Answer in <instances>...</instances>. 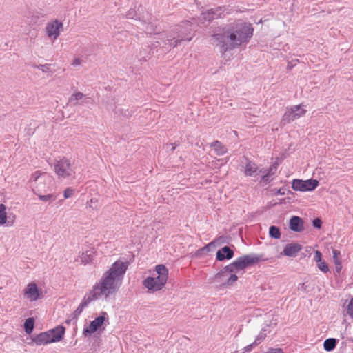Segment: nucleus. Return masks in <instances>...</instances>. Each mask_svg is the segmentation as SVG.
<instances>
[{
	"instance_id": "1",
	"label": "nucleus",
	"mask_w": 353,
	"mask_h": 353,
	"mask_svg": "<svg viewBox=\"0 0 353 353\" xmlns=\"http://www.w3.org/2000/svg\"><path fill=\"white\" fill-rule=\"evenodd\" d=\"M128 267V263L119 259L107 270L99 282L96 283L92 289L84 296L78 310H81L92 301L101 297L107 300L114 295L122 285L123 279Z\"/></svg>"
},
{
	"instance_id": "2",
	"label": "nucleus",
	"mask_w": 353,
	"mask_h": 353,
	"mask_svg": "<svg viewBox=\"0 0 353 353\" xmlns=\"http://www.w3.org/2000/svg\"><path fill=\"white\" fill-rule=\"evenodd\" d=\"M254 29L250 23H239L232 27H218L212 35V43L220 48L225 53L248 42L253 35Z\"/></svg>"
},
{
	"instance_id": "3",
	"label": "nucleus",
	"mask_w": 353,
	"mask_h": 353,
	"mask_svg": "<svg viewBox=\"0 0 353 353\" xmlns=\"http://www.w3.org/2000/svg\"><path fill=\"white\" fill-rule=\"evenodd\" d=\"M155 272L157 276L148 277L143 281V285L152 291H159L166 284L168 279V270L163 264L156 265Z\"/></svg>"
},
{
	"instance_id": "4",
	"label": "nucleus",
	"mask_w": 353,
	"mask_h": 353,
	"mask_svg": "<svg viewBox=\"0 0 353 353\" xmlns=\"http://www.w3.org/2000/svg\"><path fill=\"white\" fill-rule=\"evenodd\" d=\"M173 39H175L173 48L177 46L183 41H190L192 40V28L188 21L183 22V24L177 26L172 30Z\"/></svg>"
},
{
	"instance_id": "5",
	"label": "nucleus",
	"mask_w": 353,
	"mask_h": 353,
	"mask_svg": "<svg viewBox=\"0 0 353 353\" xmlns=\"http://www.w3.org/2000/svg\"><path fill=\"white\" fill-rule=\"evenodd\" d=\"M54 171L59 178H68L73 173L70 161L65 157L59 156L54 160Z\"/></svg>"
},
{
	"instance_id": "6",
	"label": "nucleus",
	"mask_w": 353,
	"mask_h": 353,
	"mask_svg": "<svg viewBox=\"0 0 353 353\" xmlns=\"http://www.w3.org/2000/svg\"><path fill=\"white\" fill-rule=\"evenodd\" d=\"M230 265L225 266L222 270L215 275V281L221 285L229 287L233 285L238 279L236 272L234 269L230 268Z\"/></svg>"
},
{
	"instance_id": "7",
	"label": "nucleus",
	"mask_w": 353,
	"mask_h": 353,
	"mask_svg": "<svg viewBox=\"0 0 353 353\" xmlns=\"http://www.w3.org/2000/svg\"><path fill=\"white\" fill-rule=\"evenodd\" d=\"M260 260V257L254 254L245 255L239 257L236 261L230 264V268L234 269L236 273L241 270H244L249 265L258 263Z\"/></svg>"
},
{
	"instance_id": "8",
	"label": "nucleus",
	"mask_w": 353,
	"mask_h": 353,
	"mask_svg": "<svg viewBox=\"0 0 353 353\" xmlns=\"http://www.w3.org/2000/svg\"><path fill=\"white\" fill-rule=\"evenodd\" d=\"M319 185V181L316 179H294L292 183V188L296 191H312Z\"/></svg>"
},
{
	"instance_id": "9",
	"label": "nucleus",
	"mask_w": 353,
	"mask_h": 353,
	"mask_svg": "<svg viewBox=\"0 0 353 353\" xmlns=\"http://www.w3.org/2000/svg\"><path fill=\"white\" fill-rule=\"evenodd\" d=\"M23 294L24 298L30 302L37 301L43 297L41 290H39L37 285L34 282L29 283L25 287Z\"/></svg>"
},
{
	"instance_id": "10",
	"label": "nucleus",
	"mask_w": 353,
	"mask_h": 353,
	"mask_svg": "<svg viewBox=\"0 0 353 353\" xmlns=\"http://www.w3.org/2000/svg\"><path fill=\"white\" fill-rule=\"evenodd\" d=\"M229 13L228 6H223L212 8L202 13L203 18L208 21L225 17L224 12Z\"/></svg>"
},
{
	"instance_id": "11",
	"label": "nucleus",
	"mask_w": 353,
	"mask_h": 353,
	"mask_svg": "<svg viewBox=\"0 0 353 353\" xmlns=\"http://www.w3.org/2000/svg\"><path fill=\"white\" fill-rule=\"evenodd\" d=\"M63 23L57 19L48 22L46 27L48 37L57 39L59 37L61 31L63 30Z\"/></svg>"
},
{
	"instance_id": "12",
	"label": "nucleus",
	"mask_w": 353,
	"mask_h": 353,
	"mask_svg": "<svg viewBox=\"0 0 353 353\" xmlns=\"http://www.w3.org/2000/svg\"><path fill=\"white\" fill-rule=\"evenodd\" d=\"M302 250V245L297 243H291L287 244L281 254L284 256L294 257Z\"/></svg>"
},
{
	"instance_id": "13",
	"label": "nucleus",
	"mask_w": 353,
	"mask_h": 353,
	"mask_svg": "<svg viewBox=\"0 0 353 353\" xmlns=\"http://www.w3.org/2000/svg\"><path fill=\"white\" fill-rule=\"evenodd\" d=\"M105 317L103 316L97 317L90 323L89 327L83 330V333L85 334L94 333L103 325Z\"/></svg>"
},
{
	"instance_id": "14",
	"label": "nucleus",
	"mask_w": 353,
	"mask_h": 353,
	"mask_svg": "<svg viewBox=\"0 0 353 353\" xmlns=\"http://www.w3.org/2000/svg\"><path fill=\"white\" fill-rule=\"evenodd\" d=\"M290 228L294 232H301L304 229V223L299 216H294L290 220Z\"/></svg>"
},
{
	"instance_id": "15",
	"label": "nucleus",
	"mask_w": 353,
	"mask_h": 353,
	"mask_svg": "<svg viewBox=\"0 0 353 353\" xmlns=\"http://www.w3.org/2000/svg\"><path fill=\"white\" fill-rule=\"evenodd\" d=\"M95 256V252L93 250H87L85 252H83L78 257V261L84 265L92 263Z\"/></svg>"
},
{
	"instance_id": "16",
	"label": "nucleus",
	"mask_w": 353,
	"mask_h": 353,
	"mask_svg": "<svg viewBox=\"0 0 353 353\" xmlns=\"http://www.w3.org/2000/svg\"><path fill=\"white\" fill-rule=\"evenodd\" d=\"M234 255V252L228 246L223 247L221 250H219L216 253V259L219 261H223L224 259H230Z\"/></svg>"
},
{
	"instance_id": "17",
	"label": "nucleus",
	"mask_w": 353,
	"mask_h": 353,
	"mask_svg": "<svg viewBox=\"0 0 353 353\" xmlns=\"http://www.w3.org/2000/svg\"><path fill=\"white\" fill-rule=\"evenodd\" d=\"M243 168L244 174L247 176H252L253 174L257 171L258 167L257 165L248 159H245V165L242 166Z\"/></svg>"
},
{
	"instance_id": "18",
	"label": "nucleus",
	"mask_w": 353,
	"mask_h": 353,
	"mask_svg": "<svg viewBox=\"0 0 353 353\" xmlns=\"http://www.w3.org/2000/svg\"><path fill=\"white\" fill-rule=\"evenodd\" d=\"M30 180L40 183H49L51 181V177L46 173L35 172L32 174Z\"/></svg>"
},
{
	"instance_id": "19",
	"label": "nucleus",
	"mask_w": 353,
	"mask_h": 353,
	"mask_svg": "<svg viewBox=\"0 0 353 353\" xmlns=\"http://www.w3.org/2000/svg\"><path fill=\"white\" fill-rule=\"evenodd\" d=\"M297 119V117L296 115L295 110H294V106L290 108V110H288L285 114L283 116L281 122L283 123V124L289 123L291 121H293L294 120Z\"/></svg>"
},
{
	"instance_id": "20",
	"label": "nucleus",
	"mask_w": 353,
	"mask_h": 353,
	"mask_svg": "<svg viewBox=\"0 0 353 353\" xmlns=\"http://www.w3.org/2000/svg\"><path fill=\"white\" fill-rule=\"evenodd\" d=\"M210 148L214 149L216 154H224L228 152L227 148L225 145L219 141H214L210 144Z\"/></svg>"
},
{
	"instance_id": "21",
	"label": "nucleus",
	"mask_w": 353,
	"mask_h": 353,
	"mask_svg": "<svg viewBox=\"0 0 353 353\" xmlns=\"http://www.w3.org/2000/svg\"><path fill=\"white\" fill-rule=\"evenodd\" d=\"M158 39L161 41L163 43V48H167V46L173 47L174 44L175 39H173L172 34L168 36L165 34H161Z\"/></svg>"
},
{
	"instance_id": "22",
	"label": "nucleus",
	"mask_w": 353,
	"mask_h": 353,
	"mask_svg": "<svg viewBox=\"0 0 353 353\" xmlns=\"http://www.w3.org/2000/svg\"><path fill=\"white\" fill-rule=\"evenodd\" d=\"M142 21L145 24V27L143 30L148 34H152L155 31V26L153 24L152 19H142Z\"/></svg>"
},
{
	"instance_id": "23",
	"label": "nucleus",
	"mask_w": 353,
	"mask_h": 353,
	"mask_svg": "<svg viewBox=\"0 0 353 353\" xmlns=\"http://www.w3.org/2000/svg\"><path fill=\"white\" fill-rule=\"evenodd\" d=\"M8 221L6 207L3 204H0V225H5Z\"/></svg>"
},
{
	"instance_id": "24",
	"label": "nucleus",
	"mask_w": 353,
	"mask_h": 353,
	"mask_svg": "<svg viewBox=\"0 0 353 353\" xmlns=\"http://www.w3.org/2000/svg\"><path fill=\"white\" fill-rule=\"evenodd\" d=\"M50 332L52 334V338H54L53 336H58L60 335L61 341L65 333V327L63 326L59 325L52 330H50Z\"/></svg>"
},
{
	"instance_id": "25",
	"label": "nucleus",
	"mask_w": 353,
	"mask_h": 353,
	"mask_svg": "<svg viewBox=\"0 0 353 353\" xmlns=\"http://www.w3.org/2000/svg\"><path fill=\"white\" fill-rule=\"evenodd\" d=\"M336 344L335 339H327L324 341L323 347L326 351H332Z\"/></svg>"
},
{
	"instance_id": "26",
	"label": "nucleus",
	"mask_w": 353,
	"mask_h": 353,
	"mask_svg": "<svg viewBox=\"0 0 353 353\" xmlns=\"http://www.w3.org/2000/svg\"><path fill=\"white\" fill-rule=\"evenodd\" d=\"M34 320L33 318H28L24 323V329L27 334H30L34 328Z\"/></svg>"
},
{
	"instance_id": "27",
	"label": "nucleus",
	"mask_w": 353,
	"mask_h": 353,
	"mask_svg": "<svg viewBox=\"0 0 353 353\" xmlns=\"http://www.w3.org/2000/svg\"><path fill=\"white\" fill-rule=\"evenodd\" d=\"M228 243V238L225 236H221L216 239L214 241L208 245V247L211 245H220L223 243Z\"/></svg>"
},
{
	"instance_id": "28",
	"label": "nucleus",
	"mask_w": 353,
	"mask_h": 353,
	"mask_svg": "<svg viewBox=\"0 0 353 353\" xmlns=\"http://www.w3.org/2000/svg\"><path fill=\"white\" fill-rule=\"evenodd\" d=\"M38 198L40 201L44 202H48L49 203H52L56 200V196L52 194H48L46 195H38Z\"/></svg>"
},
{
	"instance_id": "29",
	"label": "nucleus",
	"mask_w": 353,
	"mask_h": 353,
	"mask_svg": "<svg viewBox=\"0 0 353 353\" xmlns=\"http://www.w3.org/2000/svg\"><path fill=\"white\" fill-rule=\"evenodd\" d=\"M269 234L271 237L278 239L281 237L280 230L278 227L271 226L269 229Z\"/></svg>"
},
{
	"instance_id": "30",
	"label": "nucleus",
	"mask_w": 353,
	"mask_h": 353,
	"mask_svg": "<svg viewBox=\"0 0 353 353\" xmlns=\"http://www.w3.org/2000/svg\"><path fill=\"white\" fill-rule=\"evenodd\" d=\"M84 97H85V94L83 93H82L81 92H76L70 96V97L69 99V102L73 103L74 105H76L77 103H74V101L81 100Z\"/></svg>"
},
{
	"instance_id": "31",
	"label": "nucleus",
	"mask_w": 353,
	"mask_h": 353,
	"mask_svg": "<svg viewBox=\"0 0 353 353\" xmlns=\"http://www.w3.org/2000/svg\"><path fill=\"white\" fill-rule=\"evenodd\" d=\"M34 342L36 343L37 345H39L48 343L43 332L37 336V337L34 339Z\"/></svg>"
},
{
	"instance_id": "32",
	"label": "nucleus",
	"mask_w": 353,
	"mask_h": 353,
	"mask_svg": "<svg viewBox=\"0 0 353 353\" xmlns=\"http://www.w3.org/2000/svg\"><path fill=\"white\" fill-rule=\"evenodd\" d=\"M259 172L263 174L261 176L259 183L261 185L264 186L267 185L268 183H270V181H271L270 174H264L265 172H263L262 170H260Z\"/></svg>"
},
{
	"instance_id": "33",
	"label": "nucleus",
	"mask_w": 353,
	"mask_h": 353,
	"mask_svg": "<svg viewBox=\"0 0 353 353\" xmlns=\"http://www.w3.org/2000/svg\"><path fill=\"white\" fill-rule=\"evenodd\" d=\"M115 113L117 114H120V115H122L123 117H125V118H129L132 116V110H129L128 109H117L116 111H115Z\"/></svg>"
},
{
	"instance_id": "34",
	"label": "nucleus",
	"mask_w": 353,
	"mask_h": 353,
	"mask_svg": "<svg viewBox=\"0 0 353 353\" xmlns=\"http://www.w3.org/2000/svg\"><path fill=\"white\" fill-rule=\"evenodd\" d=\"M43 333L45 336L46 337L48 343L60 341V335H59L58 336H54V338H52L50 330Z\"/></svg>"
},
{
	"instance_id": "35",
	"label": "nucleus",
	"mask_w": 353,
	"mask_h": 353,
	"mask_svg": "<svg viewBox=\"0 0 353 353\" xmlns=\"http://www.w3.org/2000/svg\"><path fill=\"white\" fill-rule=\"evenodd\" d=\"M294 110H295L297 119H299L301 117L303 116L305 114V112H306V110L305 109H303V108H301V106L299 105H294Z\"/></svg>"
},
{
	"instance_id": "36",
	"label": "nucleus",
	"mask_w": 353,
	"mask_h": 353,
	"mask_svg": "<svg viewBox=\"0 0 353 353\" xmlns=\"http://www.w3.org/2000/svg\"><path fill=\"white\" fill-rule=\"evenodd\" d=\"M317 266L319 269L323 273H327L330 271L328 265L324 261H321L318 263Z\"/></svg>"
},
{
	"instance_id": "37",
	"label": "nucleus",
	"mask_w": 353,
	"mask_h": 353,
	"mask_svg": "<svg viewBox=\"0 0 353 353\" xmlns=\"http://www.w3.org/2000/svg\"><path fill=\"white\" fill-rule=\"evenodd\" d=\"M34 68H37L39 70H41L43 72H50V64H40V65H33Z\"/></svg>"
},
{
	"instance_id": "38",
	"label": "nucleus",
	"mask_w": 353,
	"mask_h": 353,
	"mask_svg": "<svg viewBox=\"0 0 353 353\" xmlns=\"http://www.w3.org/2000/svg\"><path fill=\"white\" fill-rule=\"evenodd\" d=\"M74 194V190L72 189V188H67L64 191H63V196L65 199H68V198H70L72 197Z\"/></svg>"
},
{
	"instance_id": "39",
	"label": "nucleus",
	"mask_w": 353,
	"mask_h": 353,
	"mask_svg": "<svg viewBox=\"0 0 353 353\" xmlns=\"http://www.w3.org/2000/svg\"><path fill=\"white\" fill-rule=\"evenodd\" d=\"M347 313L352 319H353V297L347 305Z\"/></svg>"
},
{
	"instance_id": "40",
	"label": "nucleus",
	"mask_w": 353,
	"mask_h": 353,
	"mask_svg": "<svg viewBox=\"0 0 353 353\" xmlns=\"http://www.w3.org/2000/svg\"><path fill=\"white\" fill-rule=\"evenodd\" d=\"M332 254H333V261H334V264L341 262L339 258V256L340 255V252L339 250H333Z\"/></svg>"
},
{
	"instance_id": "41",
	"label": "nucleus",
	"mask_w": 353,
	"mask_h": 353,
	"mask_svg": "<svg viewBox=\"0 0 353 353\" xmlns=\"http://www.w3.org/2000/svg\"><path fill=\"white\" fill-rule=\"evenodd\" d=\"M263 353H283L281 348H268L266 352Z\"/></svg>"
},
{
	"instance_id": "42",
	"label": "nucleus",
	"mask_w": 353,
	"mask_h": 353,
	"mask_svg": "<svg viewBox=\"0 0 353 353\" xmlns=\"http://www.w3.org/2000/svg\"><path fill=\"white\" fill-rule=\"evenodd\" d=\"M321 256H322V255H321V252H320V251H319V250H316V251L314 252V261H315L317 263H319V262H321V261H321Z\"/></svg>"
},
{
	"instance_id": "43",
	"label": "nucleus",
	"mask_w": 353,
	"mask_h": 353,
	"mask_svg": "<svg viewBox=\"0 0 353 353\" xmlns=\"http://www.w3.org/2000/svg\"><path fill=\"white\" fill-rule=\"evenodd\" d=\"M265 337V334L261 333L255 339L254 344L258 345L259 344Z\"/></svg>"
},
{
	"instance_id": "44",
	"label": "nucleus",
	"mask_w": 353,
	"mask_h": 353,
	"mask_svg": "<svg viewBox=\"0 0 353 353\" xmlns=\"http://www.w3.org/2000/svg\"><path fill=\"white\" fill-rule=\"evenodd\" d=\"M312 224H313L314 227L319 229L321 227L322 222H321V220L320 219L316 218V219L313 220Z\"/></svg>"
},
{
	"instance_id": "45",
	"label": "nucleus",
	"mask_w": 353,
	"mask_h": 353,
	"mask_svg": "<svg viewBox=\"0 0 353 353\" xmlns=\"http://www.w3.org/2000/svg\"><path fill=\"white\" fill-rule=\"evenodd\" d=\"M276 169H277V166L274 165L269 168L267 174H270V175L271 176L272 175H273L275 173Z\"/></svg>"
},
{
	"instance_id": "46",
	"label": "nucleus",
	"mask_w": 353,
	"mask_h": 353,
	"mask_svg": "<svg viewBox=\"0 0 353 353\" xmlns=\"http://www.w3.org/2000/svg\"><path fill=\"white\" fill-rule=\"evenodd\" d=\"M334 265H335L336 272L339 274L341 271V269H342L341 262V263H336Z\"/></svg>"
},
{
	"instance_id": "47",
	"label": "nucleus",
	"mask_w": 353,
	"mask_h": 353,
	"mask_svg": "<svg viewBox=\"0 0 353 353\" xmlns=\"http://www.w3.org/2000/svg\"><path fill=\"white\" fill-rule=\"evenodd\" d=\"M81 63V60L79 58H75L73 60L72 65L74 66H77V65H79Z\"/></svg>"
},
{
	"instance_id": "48",
	"label": "nucleus",
	"mask_w": 353,
	"mask_h": 353,
	"mask_svg": "<svg viewBox=\"0 0 353 353\" xmlns=\"http://www.w3.org/2000/svg\"><path fill=\"white\" fill-rule=\"evenodd\" d=\"M134 14H135V11L130 10L126 14V17H127V18H133Z\"/></svg>"
},
{
	"instance_id": "49",
	"label": "nucleus",
	"mask_w": 353,
	"mask_h": 353,
	"mask_svg": "<svg viewBox=\"0 0 353 353\" xmlns=\"http://www.w3.org/2000/svg\"><path fill=\"white\" fill-rule=\"evenodd\" d=\"M252 345L251 344V345H248L247 347H245V351H250V350H251V349H252Z\"/></svg>"
},
{
	"instance_id": "50",
	"label": "nucleus",
	"mask_w": 353,
	"mask_h": 353,
	"mask_svg": "<svg viewBox=\"0 0 353 353\" xmlns=\"http://www.w3.org/2000/svg\"><path fill=\"white\" fill-rule=\"evenodd\" d=\"M277 194H281V195H283V194H284V192H283V191H282V190H281V189H279V190H278V191H277Z\"/></svg>"
},
{
	"instance_id": "51",
	"label": "nucleus",
	"mask_w": 353,
	"mask_h": 353,
	"mask_svg": "<svg viewBox=\"0 0 353 353\" xmlns=\"http://www.w3.org/2000/svg\"><path fill=\"white\" fill-rule=\"evenodd\" d=\"M156 43H157V45L155 43L153 44L154 48H157L161 44V43L160 41H157Z\"/></svg>"
},
{
	"instance_id": "52",
	"label": "nucleus",
	"mask_w": 353,
	"mask_h": 353,
	"mask_svg": "<svg viewBox=\"0 0 353 353\" xmlns=\"http://www.w3.org/2000/svg\"><path fill=\"white\" fill-rule=\"evenodd\" d=\"M13 222H14V220H12V221H8V223H10V225H12Z\"/></svg>"
},
{
	"instance_id": "53",
	"label": "nucleus",
	"mask_w": 353,
	"mask_h": 353,
	"mask_svg": "<svg viewBox=\"0 0 353 353\" xmlns=\"http://www.w3.org/2000/svg\"><path fill=\"white\" fill-rule=\"evenodd\" d=\"M174 148H175L174 147L172 146V147H171V149H170V152H173V150H174Z\"/></svg>"
}]
</instances>
